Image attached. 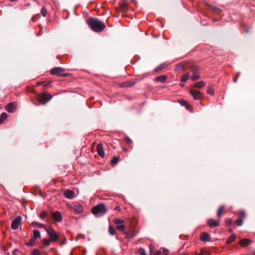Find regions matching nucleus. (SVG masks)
<instances>
[{
  "label": "nucleus",
  "mask_w": 255,
  "mask_h": 255,
  "mask_svg": "<svg viewBox=\"0 0 255 255\" xmlns=\"http://www.w3.org/2000/svg\"><path fill=\"white\" fill-rule=\"evenodd\" d=\"M88 25L95 32H99L104 30L105 24L97 18L91 17L87 20Z\"/></svg>",
  "instance_id": "1"
},
{
  "label": "nucleus",
  "mask_w": 255,
  "mask_h": 255,
  "mask_svg": "<svg viewBox=\"0 0 255 255\" xmlns=\"http://www.w3.org/2000/svg\"><path fill=\"white\" fill-rule=\"evenodd\" d=\"M107 212L105 205L104 203L99 204L94 206L92 209V213L97 216L105 215Z\"/></svg>",
  "instance_id": "2"
},
{
  "label": "nucleus",
  "mask_w": 255,
  "mask_h": 255,
  "mask_svg": "<svg viewBox=\"0 0 255 255\" xmlns=\"http://www.w3.org/2000/svg\"><path fill=\"white\" fill-rule=\"evenodd\" d=\"M52 98V96L50 94L43 93L38 94L37 97L38 102L42 104H46Z\"/></svg>",
  "instance_id": "3"
},
{
  "label": "nucleus",
  "mask_w": 255,
  "mask_h": 255,
  "mask_svg": "<svg viewBox=\"0 0 255 255\" xmlns=\"http://www.w3.org/2000/svg\"><path fill=\"white\" fill-rule=\"evenodd\" d=\"M46 231L52 241H56L58 240V236L52 228L48 227L46 228Z\"/></svg>",
  "instance_id": "4"
},
{
  "label": "nucleus",
  "mask_w": 255,
  "mask_h": 255,
  "mask_svg": "<svg viewBox=\"0 0 255 255\" xmlns=\"http://www.w3.org/2000/svg\"><path fill=\"white\" fill-rule=\"evenodd\" d=\"M191 67L189 66V63L185 61L182 63L177 64L175 69L176 71H185L186 70L189 69Z\"/></svg>",
  "instance_id": "5"
},
{
  "label": "nucleus",
  "mask_w": 255,
  "mask_h": 255,
  "mask_svg": "<svg viewBox=\"0 0 255 255\" xmlns=\"http://www.w3.org/2000/svg\"><path fill=\"white\" fill-rule=\"evenodd\" d=\"M50 74L58 76H64V70L62 68L56 67L51 70Z\"/></svg>",
  "instance_id": "6"
},
{
  "label": "nucleus",
  "mask_w": 255,
  "mask_h": 255,
  "mask_svg": "<svg viewBox=\"0 0 255 255\" xmlns=\"http://www.w3.org/2000/svg\"><path fill=\"white\" fill-rule=\"evenodd\" d=\"M189 92L194 100H199L203 97V94L199 91L191 89Z\"/></svg>",
  "instance_id": "7"
},
{
  "label": "nucleus",
  "mask_w": 255,
  "mask_h": 255,
  "mask_svg": "<svg viewBox=\"0 0 255 255\" xmlns=\"http://www.w3.org/2000/svg\"><path fill=\"white\" fill-rule=\"evenodd\" d=\"M119 8L122 12H126L128 9V3L127 0H122L119 2Z\"/></svg>",
  "instance_id": "8"
},
{
  "label": "nucleus",
  "mask_w": 255,
  "mask_h": 255,
  "mask_svg": "<svg viewBox=\"0 0 255 255\" xmlns=\"http://www.w3.org/2000/svg\"><path fill=\"white\" fill-rule=\"evenodd\" d=\"M21 222V218L20 216H18L15 218L11 223V229L13 230H16L18 229L20 223Z\"/></svg>",
  "instance_id": "9"
},
{
  "label": "nucleus",
  "mask_w": 255,
  "mask_h": 255,
  "mask_svg": "<svg viewBox=\"0 0 255 255\" xmlns=\"http://www.w3.org/2000/svg\"><path fill=\"white\" fill-rule=\"evenodd\" d=\"M51 217L54 219L55 222H59L62 220V215L59 211L55 212H51L50 213Z\"/></svg>",
  "instance_id": "10"
},
{
  "label": "nucleus",
  "mask_w": 255,
  "mask_h": 255,
  "mask_svg": "<svg viewBox=\"0 0 255 255\" xmlns=\"http://www.w3.org/2000/svg\"><path fill=\"white\" fill-rule=\"evenodd\" d=\"M72 211L75 213H82L83 212V207L80 204L76 203L72 207Z\"/></svg>",
  "instance_id": "11"
},
{
  "label": "nucleus",
  "mask_w": 255,
  "mask_h": 255,
  "mask_svg": "<svg viewBox=\"0 0 255 255\" xmlns=\"http://www.w3.org/2000/svg\"><path fill=\"white\" fill-rule=\"evenodd\" d=\"M16 107V104L14 102L8 104L5 107L6 110L9 113H13Z\"/></svg>",
  "instance_id": "12"
},
{
  "label": "nucleus",
  "mask_w": 255,
  "mask_h": 255,
  "mask_svg": "<svg viewBox=\"0 0 255 255\" xmlns=\"http://www.w3.org/2000/svg\"><path fill=\"white\" fill-rule=\"evenodd\" d=\"M97 151L100 157L103 158L105 156V152L103 149V145L102 143L98 144L97 146Z\"/></svg>",
  "instance_id": "13"
},
{
  "label": "nucleus",
  "mask_w": 255,
  "mask_h": 255,
  "mask_svg": "<svg viewBox=\"0 0 255 255\" xmlns=\"http://www.w3.org/2000/svg\"><path fill=\"white\" fill-rule=\"evenodd\" d=\"M76 196L74 192L69 189L65 190V197L72 199Z\"/></svg>",
  "instance_id": "14"
},
{
  "label": "nucleus",
  "mask_w": 255,
  "mask_h": 255,
  "mask_svg": "<svg viewBox=\"0 0 255 255\" xmlns=\"http://www.w3.org/2000/svg\"><path fill=\"white\" fill-rule=\"evenodd\" d=\"M135 83L131 81H126L119 84V86L121 88L130 87L134 85Z\"/></svg>",
  "instance_id": "15"
},
{
  "label": "nucleus",
  "mask_w": 255,
  "mask_h": 255,
  "mask_svg": "<svg viewBox=\"0 0 255 255\" xmlns=\"http://www.w3.org/2000/svg\"><path fill=\"white\" fill-rule=\"evenodd\" d=\"M200 239L203 242H209L211 240V238L208 233L203 232L201 234Z\"/></svg>",
  "instance_id": "16"
},
{
  "label": "nucleus",
  "mask_w": 255,
  "mask_h": 255,
  "mask_svg": "<svg viewBox=\"0 0 255 255\" xmlns=\"http://www.w3.org/2000/svg\"><path fill=\"white\" fill-rule=\"evenodd\" d=\"M207 224L210 228L216 227L219 226L218 222L212 219H209L207 221Z\"/></svg>",
  "instance_id": "17"
},
{
  "label": "nucleus",
  "mask_w": 255,
  "mask_h": 255,
  "mask_svg": "<svg viewBox=\"0 0 255 255\" xmlns=\"http://www.w3.org/2000/svg\"><path fill=\"white\" fill-rule=\"evenodd\" d=\"M251 243L252 241L250 239H245L241 240L240 241L239 244L242 247H245L249 245Z\"/></svg>",
  "instance_id": "18"
},
{
  "label": "nucleus",
  "mask_w": 255,
  "mask_h": 255,
  "mask_svg": "<svg viewBox=\"0 0 255 255\" xmlns=\"http://www.w3.org/2000/svg\"><path fill=\"white\" fill-rule=\"evenodd\" d=\"M167 79V76L165 75H160L155 78L156 81L160 82L161 83H164Z\"/></svg>",
  "instance_id": "19"
},
{
  "label": "nucleus",
  "mask_w": 255,
  "mask_h": 255,
  "mask_svg": "<svg viewBox=\"0 0 255 255\" xmlns=\"http://www.w3.org/2000/svg\"><path fill=\"white\" fill-rule=\"evenodd\" d=\"M138 252L140 254V255H146V252L145 250L142 248H140L138 250ZM152 248H150V255H152Z\"/></svg>",
  "instance_id": "20"
},
{
  "label": "nucleus",
  "mask_w": 255,
  "mask_h": 255,
  "mask_svg": "<svg viewBox=\"0 0 255 255\" xmlns=\"http://www.w3.org/2000/svg\"><path fill=\"white\" fill-rule=\"evenodd\" d=\"M40 237V233L38 230H35L33 231V236L32 239L35 241L37 238Z\"/></svg>",
  "instance_id": "21"
},
{
  "label": "nucleus",
  "mask_w": 255,
  "mask_h": 255,
  "mask_svg": "<svg viewBox=\"0 0 255 255\" xmlns=\"http://www.w3.org/2000/svg\"><path fill=\"white\" fill-rule=\"evenodd\" d=\"M206 85V83L203 81H201L198 82H196L194 84V87L198 88H201L203 87Z\"/></svg>",
  "instance_id": "22"
},
{
  "label": "nucleus",
  "mask_w": 255,
  "mask_h": 255,
  "mask_svg": "<svg viewBox=\"0 0 255 255\" xmlns=\"http://www.w3.org/2000/svg\"><path fill=\"white\" fill-rule=\"evenodd\" d=\"M119 160H120V158L118 156H114L111 160V164L112 165L114 166L118 163V162L119 161Z\"/></svg>",
  "instance_id": "23"
},
{
  "label": "nucleus",
  "mask_w": 255,
  "mask_h": 255,
  "mask_svg": "<svg viewBox=\"0 0 255 255\" xmlns=\"http://www.w3.org/2000/svg\"><path fill=\"white\" fill-rule=\"evenodd\" d=\"M224 208H225V207L224 205L221 206L219 207V208L217 211V216L219 218H220L221 216V215L224 214L223 210H224Z\"/></svg>",
  "instance_id": "24"
},
{
  "label": "nucleus",
  "mask_w": 255,
  "mask_h": 255,
  "mask_svg": "<svg viewBox=\"0 0 255 255\" xmlns=\"http://www.w3.org/2000/svg\"><path fill=\"white\" fill-rule=\"evenodd\" d=\"M236 238V236L235 234H233L227 240L226 244H230L233 242Z\"/></svg>",
  "instance_id": "25"
},
{
  "label": "nucleus",
  "mask_w": 255,
  "mask_h": 255,
  "mask_svg": "<svg viewBox=\"0 0 255 255\" xmlns=\"http://www.w3.org/2000/svg\"><path fill=\"white\" fill-rule=\"evenodd\" d=\"M207 92L208 94L213 95L214 94V87L212 85H209L207 88Z\"/></svg>",
  "instance_id": "26"
},
{
  "label": "nucleus",
  "mask_w": 255,
  "mask_h": 255,
  "mask_svg": "<svg viewBox=\"0 0 255 255\" xmlns=\"http://www.w3.org/2000/svg\"><path fill=\"white\" fill-rule=\"evenodd\" d=\"M7 118V115L5 113H3L0 116V124H2L3 121L6 120Z\"/></svg>",
  "instance_id": "27"
},
{
  "label": "nucleus",
  "mask_w": 255,
  "mask_h": 255,
  "mask_svg": "<svg viewBox=\"0 0 255 255\" xmlns=\"http://www.w3.org/2000/svg\"><path fill=\"white\" fill-rule=\"evenodd\" d=\"M109 232L112 236L116 235L117 233L116 230L111 225L109 227Z\"/></svg>",
  "instance_id": "28"
},
{
  "label": "nucleus",
  "mask_w": 255,
  "mask_h": 255,
  "mask_svg": "<svg viewBox=\"0 0 255 255\" xmlns=\"http://www.w3.org/2000/svg\"><path fill=\"white\" fill-rule=\"evenodd\" d=\"M51 84H52L51 80L43 81V87L45 88H49L51 86Z\"/></svg>",
  "instance_id": "29"
},
{
  "label": "nucleus",
  "mask_w": 255,
  "mask_h": 255,
  "mask_svg": "<svg viewBox=\"0 0 255 255\" xmlns=\"http://www.w3.org/2000/svg\"><path fill=\"white\" fill-rule=\"evenodd\" d=\"M200 78L198 73H193L191 77V79L193 81H195L199 79Z\"/></svg>",
  "instance_id": "30"
},
{
  "label": "nucleus",
  "mask_w": 255,
  "mask_h": 255,
  "mask_svg": "<svg viewBox=\"0 0 255 255\" xmlns=\"http://www.w3.org/2000/svg\"><path fill=\"white\" fill-rule=\"evenodd\" d=\"M189 78V74L187 73L181 76V82H185Z\"/></svg>",
  "instance_id": "31"
},
{
  "label": "nucleus",
  "mask_w": 255,
  "mask_h": 255,
  "mask_svg": "<svg viewBox=\"0 0 255 255\" xmlns=\"http://www.w3.org/2000/svg\"><path fill=\"white\" fill-rule=\"evenodd\" d=\"M124 223H125L124 220L120 219L119 218H116L114 220V223L116 225L123 224Z\"/></svg>",
  "instance_id": "32"
},
{
  "label": "nucleus",
  "mask_w": 255,
  "mask_h": 255,
  "mask_svg": "<svg viewBox=\"0 0 255 255\" xmlns=\"http://www.w3.org/2000/svg\"><path fill=\"white\" fill-rule=\"evenodd\" d=\"M166 66V64L165 63L162 64L160 65L158 67H157L155 69V71H158L159 70H162L163 68H164Z\"/></svg>",
  "instance_id": "33"
},
{
  "label": "nucleus",
  "mask_w": 255,
  "mask_h": 255,
  "mask_svg": "<svg viewBox=\"0 0 255 255\" xmlns=\"http://www.w3.org/2000/svg\"><path fill=\"white\" fill-rule=\"evenodd\" d=\"M116 228L118 230L124 232L126 229V226L125 225H122L120 226H117Z\"/></svg>",
  "instance_id": "34"
},
{
  "label": "nucleus",
  "mask_w": 255,
  "mask_h": 255,
  "mask_svg": "<svg viewBox=\"0 0 255 255\" xmlns=\"http://www.w3.org/2000/svg\"><path fill=\"white\" fill-rule=\"evenodd\" d=\"M239 216L240 219H243L246 216V213L244 211H241L239 212Z\"/></svg>",
  "instance_id": "35"
},
{
  "label": "nucleus",
  "mask_w": 255,
  "mask_h": 255,
  "mask_svg": "<svg viewBox=\"0 0 255 255\" xmlns=\"http://www.w3.org/2000/svg\"><path fill=\"white\" fill-rule=\"evenodd\" d=\"M125 234L127 235V237H131V238L134 237V236H135V234L132 232H130V231L125 232Z\"/></svg>",
  "instance_id": "36"
},
{
  "label": "nucleus",
  "mask_w": 255,
  "mask_h": 255,
  "mask_svg": "<svg viewBox=\"0 0 255 255\" xmlns=\"http://www.w3.org/2000/svg\"><path fill=\"white\" fill-rule=\"evenodd\" d=\"M47 216V212L45 211H42L40 214V217L41 219H44Z\"/></svg>",
  "instance_id": "37"
},
{
  "label": "nucleus",
  "mask_w": 255,
  "mask_h": 255,
  "mask_svg": "<svg viewBox=\"0 0 255 255\" xmlns=\"http://www.w3.org/2000/svg\"><path fill=\"white\" fill-rule=\"evenodd\" d=\"M211 8L213 11L216 13H219L221 12V10L218 7L212 6Z\"/></svg>",
  "instance_id": "38"
},
{
  "label": "nucleus",
  "mask_w": 255,
  "mask_h": 255,
  "mask_svg": "<svg viewBox=\"0 0 255 255\" xmlns=\"http://www.w3.org/2000/svg\"><path fill=\"white\" fill-rule=\"evenodd\" d=\"M236 224L238 226H241L243 224V220L242 219H238L236 222Z\"/></svg>",
  "instance_id": "39"
},
{
  "label": "nucleus",
  "mask_w": 255,
  "mask_h": 255,
  "mask_svg": "<svg viewBox=\"0 0 255 255\" xmlns=\"http://www.w3.org/2000/svg\"><path fill=\"white\" fill-rule=\"evenodd\" d=\"M41 13L43 16L45 17L47 15V10L44 7H42L41 9Z\"/></svg>",
  "instance_id": "40"
},
{
  "label": "nucleus",
  "mask_w": 255,
  "mask_h": 255,
  "mask_svg": "<svg viewBox=\"0 0 255 255\" xmlns=\"http://www.w3.org/2000/svg\"><path fill=\"white\" fill-rule=\"evenodd\" d=\"M226 226H230L232 224V220L231 218H226L225 219Z\"/></svg>",
  "instance_id": "41"
},
{
  "label": "nucleus",
  "mask_w": 255,
  "mask_h": 255,
  "mask_svg": "<svg viewBox=\"0 0 255 255\" xmlns=\"http://www.w3.org/2000/svg\"><path fill=\"white\" fill-rule=\"evenodd\" d=\"M35 241H34L33 239H31L29 242L26 243V245L27 246H32L35 244Z\"/></svg>",
  "instance_id": "42"
},
{
  "label": "nucleus",
  "mask_w": 255,
  "mask_h": 255,
  "mask_svg": "<svg viewBox=\"0 0 255 255\" xmlns=\"http://www.w3.org/2000/svg\"><path fill=\"white\" fill-rule=\"evenodd\" d=\"M32 225H34L38 227L39 228H44L46 229L45 226L42 224L38 223L37 222H33L32 223Z\"/></svg>",
  "instance_id": "43"
},
{
  "label": "nucleus",
  "mask_w": 255,
  "mask_h": 255,
  "mask_svg": "<svg viewBox=\"0 0 255 255\" xmlns=\"http://www.w3.org/2000/svg\"><path fill=\"white\" fill-rule=\"evenodd\" d=\"M32 255H41V253L38 250L34 249V250H33V251L32 252Z\"/></svg>",
  "instance_id": "44"
},
{
  "label": "nucleus",
  "mask_w": 255,
  "mask_h": 255,
  "mask_svg": "<svg viewBox=\"0 0 255 255\" xmlns=\"http://www.w3.org/2000/svg\"><path fill=\"white\" fill-rule=\"evenodd\" d=\"M189 66H190L191 68H190V69H192V71L193 72V73H198V71H199V68L198 67H192L191 66V65H190V64H189Z\"/></svg>",
  "instance_id": "45"
},
{
  "label": "nucleus",
  "mask_w": 255,
  "mask_h": 255,
  "mask_svg": "<svg viewBox=\"0 0 255 255\" xmlns=\"http://www.w3.org/2000/svg\"><path fill=\"white\" fill-rule=\"evenodd\" d=\"M126 141L127 142V143L128 144V145H130L132 143V140L130 139V138L128 137V136H126Z\"/></svg>",
  "instance_id": "46"
},
{
  "label": "nucleus",
  "mask_w": 255,
  "mask_h": 255,
  "mask_svg": "<svg viewBox=\"0 0 255 255\" xmlns=\"http://www.w3.org/2000/svg\"><path fill=\"white\" fill-rule=\"evenodd\" d=\"M186 107V109L190 111H192L193 110V107L191 105L188 104V103L186 104V105L185 106Z\"/></svg>",
  "instance_id": "47"
},
{
  "label": "nucleus",
  "mask_w": 255,
  "mask_h": 255,
  "mask_svg": "<svg viewBox=\"0 0 255 255\" xmlns=\"http://www.w3.org/2000/svg\"><path fill=\"white\" fill-rule=\"evenodd\" d=\"M43 242L45 245L48 246L49 245L50 241L48 239H45L43 240Z\"/></svg>",
  "instance_id": "48"
},
{
  "label": "nucleus",
  "mask_w": 255,
  "mask_h": 255,
  "mask_svg": "<svg viewBox=\"0 0 255 255\" xmlns=\"http://www.w3.org/2000/svg\"><path fill=\"white\" fill-rule=\"evenodd\" d=\"M180 104L182 106H185L186 105V104H187V102L185 100H182L181 102H180Z\"/></svg>",
  "instance_id": "49"
},
{
  "label": "nucleus",
  "mask_w": 255,
  "mask_h": 255,
  "mask_svg": "<svg viewBox=\"0 0 255 255\" xmlns=\"http://www.w3.org/2000/svg\"><path fill=\"white\" fill-rule=\"evenodd\" d=\"M40 17V16H33L32 18H31V20L33 21H36L37 19L39 18V17Z\"/></svg>",
  "instance_id": "50"
},
{
  "label": "nucleus",
  "mask_w": 255,
  "mask_h": 255,
  "mask_svg": "<svg viewBox=\"0 0 255 255\" xmlns=\"http://www.w3.org/2000/svg\"><path fill=\"white\" fill-rule=\"evenodd\" d=\"M114 210L118 211H120L121 210V208L120 206H117L115 207Z\"/></svg>",
  "instance_id": "51"
},
{
  "label": "nucleus",
  "mask_w": 255,
  "mask_h": 255,
  "mask_svg": "<svg viewBox=\"0 0 255 255\" xmlns=\"http://www.w3.org/2000/svg\"><path fill=\"white\" fill-rule=\"evenodd\" d=\"M161 254V252L160 251H157L155 252L154 255H160Z\"/></svg>",
  "instance_id": "52"
},
{
  "label": "nucleus",
  "mask_w": 255,
  "mask_h": 255,
  "mask_svg": "<svg viewBox=\"0 0 255 255\" xmlns=\"http://www.w3.org/2000/svg\"><path fill=\"white\" fill-rule=\"evenodd\" d=\"M163 252L164 254V255H167L168 250L166 249H164L163 250Z\"/></svg>",
  "instance_id": "53"
},
{
  "label": "nucleus",
  "mask_w": 255,
  "mask_h": 255,
  "mask_svg": "<svg viewBox=\"0 0 255 255\" xmlns=\"http://www.w3.org/2000/svg\"><path fill=\"white\" fill-rule=\"evenodd\" d=\"M237 79H238V78H237V77H235H235L233 78V82H234L235 83H237Z\"/></svg>",
  "instance_id": "54"
},
{
  "label": "nucleus",
  "mask_w": 255,
  "mask_h": 255,
  "mask_svg": "<svg viewBox=\"0 0 255 255\" xmlns=\"http://www.w3.org/2000/svg\"><path fill=\"white\" fill-rule=\"evenodd\" d=\"M37 85L38 86H40V85H43V81H41V82H39L37 83Z\"/></svg>",
  "instance_id": "55"
},
{
  "label": "nucleus",
  "mask_w": 255,
  "mask_h": 255,
  "mask_svg": "<svg viewBox=\"0 0 255 255\" xmlns=\"http://www.w3.org/2000/svg\"><path fill=\"white\" fill-rule=\"evenodd\" d=\"M67 206L68 208L71 209L72 210L73 206H72L71 205L68 204H67Z\"/></svg>",
  "instance_id": "56"
},
{
  "label": "nucleus",
  "mask_w": 255,
  "mask_h": 255,
  "mask_svg": "<svg viewBox=\"0 0 255 255\" xmlns=\"http://www.w3.org/2000/svg\"><path fill=\"white\" fill-rule=\"evenodd\" d=\"M70 75H71L70 73H65V77L70 76Z\"/></svg>",
  "instance_id": "57"
},
{
  "label": "nucleus",
  "mask_w": 255,
  "mask_h": 255,
  "mask_svg": "<svg viewBox=\"0 0 255 255\" xmlns=\"http://www.w3.org/2000/svg\"><path fill=\"white\" fill-rule=\"evenodd\" d=\"M240 75V72H238L236 73L235 77L237 78Z\"/></svg>",
  "instance_id": "58"
},
{
  "label": "nucleus",
  "mask_w": 255,
  "mask_h": 255,
  "mask_svg": "<svg viewBox=\"0 0 255 255\" xmlns=\"http://www.w3.org/2000/svg\"><path fill=\"white\" fill-rule=\"evenodd\" d=\"M229 232H230V233H232V232H233V230H232V229H229Z\"/></svg>",
  "instance_id": "59"
},
{
  "label": "nucleus",
  "mask_w": 255,
  "mask_h": 255,
  "mask_svg": "<svg viewBox=\"0 0 255 255\" xmlns=\"http://www.w3.org/2000/svg\"><path fill=\"white\" fill-rule=\"evenodd\" d=\"M81 237L84 238L85 237V236L84 235H80Z\"/></svg>",
  "instance_id": "60"
},
{
  "label": "nucleus",
  "mask_w": 255,
  "mask_h": 255,
  "mask_svg": "<svg viewBox=\"0 0 255 255\" xmlns=\"http://www.w3.org/2000/svg\"><path fill=\"white\" fill-rule=\"evenodd\" d=\"M180 85H181V86L183 87V86H184V84H180Z\"/></svg>",
  "instance_id": "61"
},
{
  "label": "nucleus",
  "mask_w": 255,
  "mask_h": 255,
  "mask_svg": "<svg viewBox=\"0 0 255 255\" xmlns=\"http://www.w3.org/2000/svg\"><path fill=\"white\" fill-rule=\"evenodd\" d=\"M10 1H14L15 0H9Z\"/></svg>",
  "instance_id": "62"
},
{
  "label": "nucleus",
  "mask_w": 255,
  "mask_h": 255,
  "mask_svg": "<svg viewBox=\"0 0 255 255\" xmlns=\"http://www.w3.org/2000/svg\"><path fill=\"white\" fill-rule=\"evenodd\" d=\"M197 255H200V254H197Z\"/></svg>",
  "instance_id": "63"
},
{
  "label": "nucleus",
  "mask_w": 255,
  "mask_h": 255,
  "mask_svg": "<svg viewBox=\"0 0 255 255\" xmlns=\"http://www.w3.org/2000/svg\"><path fill=\"white\" fill-rule=\"evenodd\" d=\"M69 255H71V254L70 253Z\"/></svg>",
  "instance_id": "64"
}]
</instances>
